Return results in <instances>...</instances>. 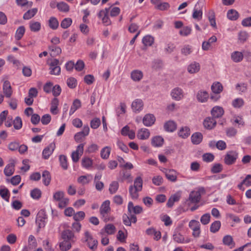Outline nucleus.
I'll list each match as a JSON object with an SVG mask.
<instances>
[{
    "instance_id": "f257e3e1",
    "label": "nucleus",
    "mask_w": 251,
    "mask_h": 251,
    "mask_svg": "<svg viewBox=\"0 0 251 251\" xmlns=\"http://www.w3.org/2000/svg\"><path fill=\"white\" fill-rule=\"evenodd\" d=\"M205 193L204 188L200 187L198 188L197 191H193L190 193L189 199L192 203H198L200 201L201 195H204Z\"/></svg>"
},
{
    "instance_id": "f03ea898",
    "label": "nucleus",
    "mask_w": 251,
    "mask_h": 251,
    "mask_svg": "<svg viewBox=\"0 0 251 251\" xmlns=\"http://www.w3.org/2000/svg\"><path fill=\"white\" fill-rule=\"evenodd\" d=\"M238 157V153L236 151H228L225 156L224 162L227 165H231L235 163Z\"/></svg>"
},
{
    "instance_id": "7ed1b4c3",
    "label": "nucleus",
    "mask_w": 251,
    "mask_h": 251,
    "mask_svg": "<svg viewBox=\"0 0 251 251\" xmlns=\"http://www.w3.org/2000/svg\"><path fill=\"white\" fill-rule=\"evenodd\" d=\"M47 218L46 211L44 209L40 210L37 214L35 223L38 226V230L45 226V220Z\"/></svg>"
},
{
    "instance_id": "20e7f679",
    "label": "nucleus",
    "mask_w": 251,
    "mask_h": 251,
    "mask_svg": "<svg viewBox=\"0 0 251 251\" xmlns=\"http://www.w3.org/2000/svg\"><path fill=\"white\" fill-rule=\"evenodd\" d=\"M111 210L110 207V201L106 200L104 201L100 207V214L103 218L105 222H108L109 219L107 218L108 214Z\"/></svg>"
},
{
    "instance_id": "39448f33",
    "label": "nucleus",
    "mask_w": 251,
    "mask_h": 251,
    "mask_svg": "<svg viewBox=\"0 0 251 251\" xmlns=\"http://www.w3.org/2000/svg\"><path fill=\"white\" fill-rule=\"evenodd\" d=\"M59 61L57 59H53L50 64V74L51 75H58L60 74L61 68Z\"/></svg>"
},
{
    "instance_id": "423d86ee",
    "label": "nucleus",
    "mask_w": 251,
    "mask_h": 251,
    "mask_svg": "<svg viewBox=\"0 0 251 251\" xmlns=\"http://www.w3.org/2000/svg\"><path fill=\"white\" fill-rule=\"evenodd\" d=\"M109 10L110 7L105 8L104 9L100 10L98 14V17L101 18L102 23L104 24L105 25H108L111 24V22L108 16Z\"/></svg>"
},
{
    "instance_id": "0eeeda50",
    "label": "nucleus",
    "mask_w": 251,
    "mask_h": 251,
    "mask_svg": "<svg viewBox=\"0 0 251 251\" xmlns=\"http://www.w3.org/2000/svg\"><path fill=\"white\" fill-rule=\"evenodd\" d=\"M85 143L80 144L76 148V151L72 153L71 157L74 162H77L80 156L83 154Z\"/></svg>"
},
{
    "instance_id": "6e6552de",
    "label": "nucleus",
    "mask_w": 251,
    "mask_h": 251,
    "mask_svg": "<svg viewBox=\"0 0 251 251\" xmlns=\"http://www.w3.org/2000/svg\"><path fill=\"white\" fill-rule=\"evenodd\" d=\"M143 212V208L139 205L134 206L132 201H129L127 206V212L128 215L139 214Z\"/></svg>"
},
{
    "instance_id": "1a4fd4ad",
    "label": "nucleus",
    "mask_w": 251,
    "mask_h": 251,
    "mask_svg": "<svg viewBox=\"0 0 251 251\" xmlns=\"http://www.w3.org/2000/svg\"><path fill=\"white\" fill-rule=\"evenodd\" d=\"M171 96L173 100L179 101L184 97V92L181 88L177 87L172 89Z\"/></svg>"
},
{
    "instance_id": "9d476101",
    "label": "nucleus",
    "mask_w": 251,
    "mask_h": 251,
    "mask_svg": "<svg viewBox=\"0 0 251 251\" xmlns=\"http://www.w3.org/2000/svg\"><path fill=\"white\" fill-rule=\"evenodd\" d=\"M61 237L63 240L69 241L72 243H74L76 239L74 232L70 229L63 230L61 234Z\"/></svg>"
},
{
    "instance_id": "9b49d317",
    "label": "nucleus",
    "mask_w": 251,
    "mask_h": 251,
    "mask_svg": "<svg viewBox=\"0 0 251 251\" xmlns=\"http://www.w3.org/2000/svg\"><path fill=\"white\" fill-rule=\"evenodd\" d=\"M166 178L171 182H176L177 180V172L174 169H164L163 171Z\"/></svg>"
},
{
    "instance_id": "f8f14e48",
    "label": "nucleus",
    "mask_w": 251,
    "mask_h": 251,
    "mask_svg": "<svg viewBox=\"0 0 251 251\" xmlns=\"http://www.w3.org/2000/svg\"><path fill=\"white\" fill-rule=\"evenodd\" d=\"M123 223L127 226H130L131 223H136L137 218L135 215H128V214H124L123 215Z\"/></svg>"
},
{
    "instance_id": "ddd939ff",
    "label": "nucleus",
    "mask_w": 251,
    "mask_h": 251,
    "mask_svg": "<svg viewBox=\"0 0 251 251\" xmlns=\"http://www.w3.org/2000/svg\"><path fill=\"white\" fill-rule=\"evenodd\" d=\"M55 148V145L54 143H50L48 147L45 148L42 152L43 158L47 159L53 153Z\"/></svg>"
},
{
    "instance_id": "4468645a",
    "label": "nucleus",
    "mask_w": 251,
    "mask_h": 251,
    "mask_svg": "<svg viewBox=\"0 0 251 251\" xmlns=\"http://www.w3.org/2000/svg\"><path fill=\"white\" fill-rule=\"evenodd\" d=\"M155 116L151 114H147L143 119V123L146 126H150L155 122Z\"/></svg>"
},
{
    "instance_id": "2eb2a0df",
    "label": "nucleus",
    "mask_w": 251,
    "mask_h": 251,
    "mask_svg": "<svg viewBox=\"0 0 251 251\" xmlns=\"http://www.w3.org/2000/svg\"><path fill=\"white\" fill-rule=\"evenodd\" d=\"M211 114L213 118H219L224 115V110L223 107L219 106H216L211 109Z\"/></svg>"
},
{
    "instance_id": "dca6fc26",
    "label": "nucleus",
    "mask_w": 251,
    "mask_h": 251,
    "mask_svg": "<svg viewBox=\"0 0 251 251\" xmlns=\"http://www.w3.org/2000/svg\"><path fill=\"white\" fill-rule=\"evenodd\" d=\"M3 92L6 98H10L12 95V87L10 83L8 80H5L3 82L2 86Z\"/></svg>"
},
{
    "instance_id": "f3484780",
    "label": "nucleus",
    "mask_w": 251,
    "mask_h": 251,
    "mask_svg": "<svg viewBox=\"0 0 251 251\" xmlns=\"http://www.w3.org/2000/svg\"><path fill=\"white\" fill-rule=\"evenodd\" d=\"M203 124L205 128L211 129L216 126L217 122L213 117H207L204 119Z\"/></svg>"
},
{
    "instance_id": "a211bd4d",
    "label": "nucleus",
    "mask_w": 251,
    "mask_h": 251,
    "mask_svg": "<svg viewBox=\"0 0 251 251\" xmlns=\"http://www.w3.org/2000/svg\"><path fill=\"white\" fill-rule=\"evenodd\" d=\"M209 94L206 91H199L197 94V100L201 102H206L209 98Z\"/></svg>"
},
{
    "instance_id": "6ab92c4d",
    "label": "nucleus",
    "mask_w": 251,
    "mask_h": 251,
    "mask_svg": "<svg viewBox=\"0 0 251 251\" xmlns=\"http://www.w3.org/2000/svg\"><path fill=\"white\" fill-rule=\"evenodd\" d=\"M150 135L149 130L147 128H141L138 131L137 137L140 140H146L149 138Z\"/></svg>"
},
{
    "instance_id": "aec40b11",
    "label": "nucleus",
    "mask_w": 251,
    "mask_h": 251,
    "mask_svg": "<svg viewBox=\"0 0 251 251\" xmlns=\"http://www.w3.org/2000/svg\"><path fill=\"white\" fill-rule=\"evenodd\" d=\"M143 105V102L142 100L136 99L132 102L131 107L134 112H139L142 109Z\"/></svg>"
},
{
    "instance_id": "412c9836",
    "label": "nucleus",
    "mask_w": 251,
    "mask_h": 251,
    "mask_svg": "<svg viewBox=\"0 0 251 251\" xmlns=\"http://www.w3.org/2000/svg\"><path fill=\"white\" fill-rule=\"evenodd\" d=\"M192 143L194 145L200 144L203 139V135L200 132H196L193 133L191 137Z\"/></svg>"
},
{
    "instance_id": "4be33fe9",
    "label": "nucleus",
    "mask_w": 251,
    "mask_h": 251,
    "mask_svg": "<svg viewBox=\"0 0 251 251\" xmlns=\"http://www.w3.org/2000/svg\"><path fill=\"white\" fill-rule=\"evenodd\" d=\"M217 37L213 35L207 41H204L202 44V49L203 50H208L211 46V44L217 41Z\"/></svg>"
},
{
    "instance_id": "5701e85b",
    "label": "nucleus",
    "mask_w": 251,
    "mask_h": 251,
    "mask_svg": "<svg viewBox=\"0 0 251 251\" xmlns=\"http://www.w3.org/2000/svg\"><path fill=\"white\" fill-rule=\"evenodd\" d=\"M231 58L234 62H240L243 59V52L242 51H234L231 53Z\"/></svg>"
},
{
    "instance_id": "b1692460",
    "label": "nucleus",
    "mask_w": 251,
    "mask_h": 251,
    "mask_svg": "<svg viewBox=\"0 0 251 251\" xmlns=\"http://www.w3.org/2000/svg\"><path fill=\"white\" fill-rule=\"evenodd\" d=\"M59 102V100L57 98H54L51 100L50 111L52 114L56 115L58 113V106Z\"/></svg>"
},
{
    "instance_id": "393cba45",
    "label": "nucleus",
    "mask_w": 251,
    "mask_h": 251,
    "mask_svg": "<svg viewBox=\"0 0 251 251\" xmlns=\"http://www.w3.org/2000/svg\"><path fill=\"white\" fill-rule=\"evenodd\" d=\"M176 124L173 121H169L164 125V128L166 131L173 132L176 129Z\"/></svg>"
},
{
    "instance_id": "a878e982",
    "label": "nucleus",
    "mask_w": 251,
    "mask_h": 251,
    "mask_svg": "<svg viewBox=\"0 0 251 251\" xmlns=\"http://www.w3.org/2000/svg\"><path fill=\"white\" fill-rule=\"evenodd\" d=\"M223 243L225 245L230 247V248L234 247L235 245L232 237L229 235H226L223 237Z\"/></svg>"
},
{
    "instance_id": "bb28decb",
    "label": "nucleus",
    "mask_w": 251,
    "mask_h": 251,
    "mask_svg": "<svg viewBox=\"0 0 251 251\" xmlns=\"http://www.w3.org/2000/svg\"><path fill=\"white\" fill-rule=\"evenodd\" d=\"M143 74L141 71L135 70L131 72V77L134 81H139L142 79Z\"/></svg>"
},
{
    "instance_id": "cd10ccee",
    "label": "nucleus",
    "mask_w": 251,
    "mask_h": 251,
    "mask_svg": "<svg viewBox=\"0 0 251 251\" xmlns=\"http://www.w3.org/2000/svg\"><path fill=\"white\" fill-rule=\"evenodd\" d=\"M49 50L50 51V54L52 57L59 55L61 53V49L54 45H51L49 47Z\"/></svg>"
},
{
    "instance_id": "c85d7f7f",
    "label": "nucleus",
    "mask_w": 251,
    "mask_h": 251,
    "mask_svg": "<svg viewBox=\"0 0 251 251\" xmlns=\"http://www.w3.org/2000/svg\"><path fill=\"white\" fill-rule=\"evenodd\" d=\"M164 143V139L160 136H156L153 137L151 139V145L155 147H161Z\"/></svg>"
},
{
    "instance_id": "c756f323",
    "label": "nucleus",
    "mask_w": 251,
    "mask_h": 251,
    "mask_svg": "<svg viewBox=\"0 0 251 251\" xmlns=\"http://www.w3.org/2000/svg\"><path fill=\"white\" fill-rule=\"evenodd\" d=\"M179 137L182 138H187L190 134V129L187 126L181 127L178 132Z\"/></svg>"
},
{
    "instance_id": "7c9ffc66",
    "label": "nucleus",
    "mask_w": 251,
    "mask_h": 251,
    "mask_svg": "<svg viewBox=\"0 0 251 251\" xmlns=\"http://www.w3.org/2000/svg\"><path fill=\"white\" fill-rule=\"evenodd\" d=\"M14 164L13 163H9L5 167L4 169V174L6 176H11L14 173Z\"/></svg>"
},
{
    "instance_id": "2f4dec72",
    "label": "nucleus",
    "mask_w": 251,
    "mask_h": 251,
    "mask_svg": "<svg viewBox=\"0 0 251 251\" xmlns=\"http://www.w3.org/2000/svg\"><path fill=\"white\" fill-rule=\"evenodd\" d=\"M81 106V103L79 100L75 99L74 100L70 110L69 114L70 115L74 113V112Z\"/></svg>"
},
{
    "instance_id": "473e14b6",
    "label": "nucleus",
    "mask_w": 251,
    "mask_h": 251,
    "mask_svg": "<svg viewBox=\"0 0 251 251\" xmlns=\"http://www.w3.org/2000/svg\"><path fill=\"white\" fill-rule=\"evenodd\" d=\"M223 86L219 82H215L211 86L212 92L216 94H220L223 91Z\"/></svg>"
},
{
    "instance_id": "72a5a7b5",
    "label": "nucleus",
    "mask_w": 251,
    "mask_h": 251,
    "mask_svg": "<svg viewBox=\"0 0 251 251\" xmlns=\"http://www.w3.org/2000/svg\"><path fill=\"white\" fill-rule=\"evenodd\" d=\"M43 182L45 186H48L51 180V175L48 171H44L42 173Z\"/></svg>"
},
{
    "instance_id": "f704fd0d",
    "label": "nucleus",
    "mask_w": 251,
    "mask_h": 251,
    "mask_svg": "<svg viewBox=\"0 0 251 251\" xmlns=\"http://www.w3.org/2000/svg\"><path fill=\"white\" fill-rule=\"evenodd\" d=\"M200 69V66L199 63L196 62L191 64L188 67V71L191 74L197 73L199 71Z\"/></svg>"
},
{
    "instance_id": "c9c22d12",
    "label": "nucleus",
    "mask_w": 251,
    "mask_h": 251,
    "mask_svg": "<svg viewBox=\"0 0 251 251\" xmlns=\"http://www.w3.org/2000/svg\"><path fill=\"white\" fill-rule=\"evenodd\" d=\"M72 242L69 241L63 240V241L59 244V247L61 251H67L70 250L72 247Z\"/></svg>"
},
{
    "instance_id": "e433bc0d",
    "label": "nucleus",
    "mask_w": 251,
    "mask_h": 251,
    "mask_svg": "<svg viewBox=\"0 0 251 251\" xmlns=\"http://www.w3.org/2000/svg\"><path fill=\"white\" fill-rule=\"evenodd\" d=\"M25 33V28L24 26H19L17 29L15 38L17 41H19L21 39Z\"/></svg>"
},
{
    "instance_id": "4c0bfd02",
    "label": "nucleus",
    "mask_w": 251,
    "mask_h": 251,
    "mask_svg": "<svg viewBox=\"0 0 251 251\" xmlns=\"http://www.w3.org/2000/svg\"><path fill=\"white\" fill-rule=\"evenodd\" d=\"M49 26L52 30L56 29L59 26L57 19L54 17H50L49 20Z\"/></svg>"
},
{
    "instance_id": "58836bf2",
    "label": "nucleus",
    "mask_w": 251,
    "mask_h": 251,
    "mask_svg": "<svg viewBox=\"0 0 251 251\" xmlns=\"http://www.w3.org/2000/svg\"><path fill=\"white\" fill-rule=\"evenodd\" d=\"M227 17L230 20L235 21L239 17V13L234 9H230L227 11Z\"/></svg>"
},
{
    "instance_id": "ea45409f",
    "label": "nucleus",
    "mask_w": 251,
    "mask_h": 251,
    "mask_svg": "<svg viewBox=\"0 0 251 251\" xmlns=\"http://www.w3.org/2000/svg\"><path fill=\"white\" fill-rule=\"evenodd\" d=\"M56 7L61 12L66 13L69 12L70 10V7L69 5L64 2L57 3Z\"/></svg>"
},
{
    "instance_id": "a19ab883",
    "label": "nucleus",
    "mask_w": 251,
    "mask_h": 251,
    "mask_svg": "<svg viewBox=\"0 0 251 251\" xmlns=\"http://www.w3.org/2000/svg\"><path fill=\"white\" fill-rule=\"evenodd\" d=\"M111 152V148L108 146L104 147L100 151V156L103 159L108 158Z\"/></svg>"
},
{
    "instance_id": "79ce46f5",
    "label": "nucleus",
    "mask_w": 251,
    "mask_h": 251,
    "mask_svg": "<svg viewBox=\"0 0 251 251\" xmlns=\"http://www.w3.org/2000/svg\"><path fill=\"white\" fill-rule=\"evenodd\" d=\"M154 42V38L151 35H146L142 39V43L145 46H151Z\"/></svg>"
},
{
    "instance_id": "37998d69",
    "label": "nucleus",
    "mask_w": 251,
    "mask_h": 251,
    "mask_svg": "<svg viewBox=\"0 0 251 251\" xmlns=\"http://www.w3.org/2000/svg\"><path fill=\"white\" fill-rule=\"evenodd\" d=\"M0 196L5 201L8 202L9 201L10 198V193L7 188H4L2 189H0Z\"/></svg>"
},
{
    "instance_id": "c03bdc74",
    "label": "nucleus",
    "mask_w": 251,
    "mask_h": 251,
    "mask_svg": "<svg viewBox=\"0 0 251 251\" xmlns=\"http://www.w3.org/2000/svg\"><path fill=\"white\" fill-rule=\"evenodd\" d=\"M141 191L139 190L138 188L134 187L133 185H130L129 188V192L132 199H137L139 197L138 192Z\"/></svg>"
},
{
    "instance_id": "a18cd8bd",
    "label": "nucleus",
    "mask_w": 251,
    "mask_h": 251,
    "mask_svg": "<svg viewBox=\"0 0 251 251\" xmlns=\"http://www.w3.org/2000/svg\"><path fill=\"white\" fill-rule=\"evenodd\" d=\"M119 184L118 181H113L109 185V191L111 194L116 193L118 190Z\"/></svg>"
},
{
    "instance_id": "49530a36",
    "label": "nucleus",
    "mask_w": 251,
    "mask_h": 251,
    "mask_svg": "<svg viewBox=\"0 0 251 251\" xmlns=\"http://www.w3.org/2000/svg\"><path fill=\"white\" fill-rule=\"evenodd\" d=\"M244 101L242 98H236L232 102V105L235 108H240L244 105Z\"/></svg>"
},
{
    "instance_id": "de8ad7c7",
    "label": "nucleus",
    "mask_w": 251,
    "mask_h": 251,
    "mask_svg": "<svg viewBox=\"0 0 251 251\" xmlns=\"http://www.w3.org/2000/svg\"><path fill=\"white\" fill-rule=\"evenodd\" d=\"M221 222L219 221H216L211 225L210 230L212 233H216L219 231L221 227Z\"/></svg>"
},
{
    "instance_id": "09e8293b",
    "label": "nucleus",
    "mask_w": 251,
    "mask_h": 251,
    "mask_svg": "<svg viewBox=\"0 0 251 251\" xmlns=\"http://www.w3.org/2000/svg\"><path fill=\"white\" fill-rule=\"evenodd\" d=\"M93 160L89 157H84L82 159L81 165L83 167L88 169L92 166Z\"/></svg>"
},
{
    "instance_id": "8fccbe9b",
    "label": "nucleus",
    "mask_w": 251,
    "mask_h": 251,
    "mask_svg": "<svg viewBox=\"0 0 251 251\" xmlns=\"http://www.w3.org/2000/svg\"><path fill=\"white\" fill-rule=\"evenodd\" d=\"M59 162L60 166L64 170L68 169V163L67 157L64 155L59 156Z\"/></svg>"
},
{
    "instance_id": "3c124183",
    "label": "nucleus",
    "mask_w": 251,
    "mask_h": 251,
    "mask_svg": "<svg viewBox=\"0 0 251 251\" xmlns=\"http://www.w3.org/2000/svg\"><path fill=\"white\" fill-rule=\"evenodd\" d=\"M85 217V213L83 211H78L76 213H75L73 216V219L76 222H79V221L82 220Z\"/></svg>"
},
{
    "instance_id": "603ef678",
    "label": "nucleus",
    "mask_w": 251,
    "mask_h": 251,
    "mask_svg": "<svg viewBox=\"0 0 251 251\" xmlns=\"http://www.w3.org/2000/svg\"><path fill=\"white\" fill-rule=\"evenodd\" d=\"M208 20L210 25L215 28H217L215 13L213 11H211L209 13Z\"/></svg>"
},
{
    "instance_id": "864d4df0",
    "label": "nucleus",
    "mask_w": 251,
    "mask_h": 251,
    "mask_svg": "<svg viewBox=\"0 0 251 251\" xmlns=\"http://www.w3.org/2000/svg\"><path fill=\"white\" fill-rule=\"evenodd\" d=\"M143 186V180L141 176L137 177L134 181V187L138 188L139 190H142Z\"/></svg>"
},
{
    "instance_id": "5fc2aeb1",
    "label": "nucleus",
    "mask_w": 251,
    "mask_h": 251,
    "mask_svg": "<svg viewBox=\"0 0 251 251\" xmlns=\"http://www.w3.org/2000/svg\"><path fill=\"white\" fill-rule=\"evenodd\" d=\"M72 23V20L70 18H66L64 19L60 24V26L63 28H67L69 27Z\"/></svg>"
},
{
    "instance_id": "6e6d98bb",
    "label": "nucleus",
    "mask_w": 251,
    "mask_h": 251,
    "mask_svg": "<svg viewBox=\"0 0 251 251\" xmlns=\"http://www.w3.org/2000/svg\"><path fill=\"white\" fill-rule=\"evenodd\" d=\"M100 120L99 118H95L90 122V126L93 129L98 128L100 125Z\"/></svg>"
},
{
    "instance_id": "4d7b16f0",
    "label": "nucleus",
    "mask_w": 251,
    "mask_h": 251,
    "mask_svg": "<svg viewBox=\"0 0 251 251\" xmlns=\"http://www.w3.org/2000/svg\"><path fill=\"white\" fill-rule=\"evenodd\" d=\"M67 84L68 86L71 88H75L77 85V81L76 79L73 77H70L67 79Z\"/></svg>"
},
{
    "instance_id": "13d9d810",
    "label": "nucleus",
    "mask_w": 251,
    "mask_h": 251,
    "mask_svg": "<svg viewBox=\"0 0 251 251\" xmlns=\"http://www.w3.org/2000/svg\"><path fill=\"white\" fill-rule=\"evenodd\" d=\"M65 193L63 191H59L54 193L53 199L54 201H60L64 197Z\"/></svg>"
},
{
    "instance_id": "bf43d9fd",
    "label": "nucleus",
    "mask_w": 251,
    "mask_h": 251,
    "mask_svg": "<svg viewBox=\"0 0 251 251\" xmlns=\"http://www.w3.org/2000/svg\"><path fill=\"white\" fill-rule=\"evenodd\" d=\"M174 240L179 243H184V237L180 233L176 232L173 235Z\"/></svg>"
},
{
    "instance_id": "052dcab7",
    "label": "nucleus",
    "mask_w": 251,
    "mask_h": 251,
    "mask_svg": "<svg viewBox=\"0 0 251 251\" xmlns=\"http://www.w3.org/2000/svg\"><path fill=\"white\" fill-rule=\"evenodd\" d=\"M14 128L17 129H20L22 127V121L20 117H17L13 122Z\"/></svg>"
},
{
    "instance_id": "680f3d73",
    "label": "nucleus",
    "mask_w": 251,
    "mask_h": 251,
    "mask_svg": "<svg viewBox=\"0 0 251 251\" xmlns=\"http://www.w3.org/2000/svg\"><path fill=\"white\" fill-rule=\"evenodd\" d=\"M170 7V5L168 2H164L158 4L155 6V8L161 11H165L168 9Z\"/></svg>"
},
{
    "instance_id": "e2e57ef3",
    "label": "nucleus",
    "mask_w": 251,
    "mask_h": 251,
    "mask_svg": "<svg viewBox=\"0 0 251 251\" xmlns=\"http://www.w3.org/2000/svg\"><path fill=\"white\" fill-rule=\"evenodd\" d=\"M202 160L206 162H210L213 161L214 159V155L211 153H204L202 156Z\"/></svg>"
},
{
    "instance_id": "0e129e2a",
    "label": "nucleus",
    "mask_w": 251,
    "mask_h": 251,
    "mask_svg": "<svg viewBox=\"0 0 251 251\" xmlns=\"http://www.w3.org/2000/svg\"><path fill=\"white\" fill-rule=\"evenodd\" d=\"M223 170V166L220 163L215 164L211 169V172L213 174L219 173Z\"/></svg>"
},
{
    "instance_id": "69168bd1",
    "label": "nucleus",
    "mask_w": 251,
    "mask_h": 251,
    "mask_svg": "<svg viewBox=\"0 0 251 251\" xmlns=\"http://www.w3.org/2000/svg\"><path fill=\"white\" fill-rule=\"evenodd\" d=\"M152 182L156 186L161 185L163 182V178L160 176H154L152 179Z\"/></svg>"
},
{
    "instance_id": "338daca9",
    "label": "nucleus",
    "mask_w": 251,
    "mask_h": 251,
    "mask_svg": "<svg viewBox=\"0 0 251 251\" xmlns=\"http://www.w3.org/2000/svg\"><path fill=\"white\" fill-rule=\"evenodd\" d=\"M62 89L61 87L58 85L56 84L53 86L52 89V93L53 96H54L55 98L59 96L61 92Z\"/></svg>"
},
{
    "instance_id": "774afa93",
    "label": "nucleus",
    "mask_w": 251,
    "mask_h": 251,
    "mask_svg": "<svg viewBox=\"0 0 251 251\" xmlns=\"http://www.w3.org/2000/svg\"><path fill=\"white\" fill-rule=\"evenodd\" d=\"M202 12L201 10L194 9L192 17L194 19L200 20L202 18Z\"/></svg>"
}]
</instances>
